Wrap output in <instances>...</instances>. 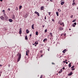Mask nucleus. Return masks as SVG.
<instances>
[{
	"mask_svg": "<svg viewBox=\"0 0 78 78\" xmlns=\"http://www.w3.org/2000/svg\"><path fill=\"white\" fill-rule=\"evenodd\" d=\"M18 55H19V57L18 58L17 62H19V61H20V58H21V54L18 53Z\"/></svg>",
	"mask_w": 78,
	"mask_h": 78,
	"instance_id": "nucleus-1",
	"label": "nucleus"
},
{
	"mask_svg": "<svg viewBox=\"0 0 78 78\" xmlns=\"http://www.w3.org/2000/svg\"><path fill=\"white\" fill-rule=\"evenodd\" d=\"M19 30L20 31L19 32V34H21L22 33V28H20Z\"/></svg>",
	"mask_w": 78,
	"mask_h": 78,
	"instance_id": "nucleus-2",
	"label": "nucleus"
},
{
	"mask_svg": "<svg viewBox=\"0 0 78 78\" xmlns=\"http://www.w3.org/2000/svg\"><path fill=\"white\" fill-rule=\"evenodd\" d=\"M29 52H30V51L28 50L26 51V55H27V56L28 55V54L29 53Z\"/></svg>",
	"mask_w": 78,
	"mask_h": 78,
	"instance_id": "nucleus-3",
	"label": "nucleus"
},
{
	"mask_svg": "<svg viewBox=\"0 0 78 78\" xmlns=\"http://www.w3.org/2000/svg\"><path fill=\"white\" fill-rule=\"evenodd\" d=\"M12 19H13V20H15V19H16V18H15V16H14V15H13L12 17Z\"/></svg>",
	"mask_w": 78,
	"mask_h": 78,
	"instance_id": "nucleus-4",
	"label": "nucleus"
},
{
	"mask_svg": "<svg viewBox=\"0 0 78 78\" xmlns=\"http://www.w3.org/2000/svg\"><path fill=\"white\" fill-rule=\"evenodd\" d=\"M0 18H1V20H4V16H0Z\"/></svg>",
	"mask_w": 78,
	"mask_h": 78,
	"instance_id": "nucleus-5",
	"label": "nucleus"
},
{
	"mask_svg": "<svg viewBox=\"0 0 78 78\" xmlns=\"http://www.w3.org/2000/svg\"><path fill=\"white\" fill-rule=\"evenodd\" d=\"M76 25V23H74V24H73L72 26L73 27H75Z\"/></svg>",
	"mask_w": 78,
	"mask_h": 78,
	"instance_id": "nucleus-6",
	"label": "nucleus"
},
{
	"mask_svg": "<svg viewBox=\"0 0 78 78\" xmlns=\"http://www.w3.org/2000/svg\"><path fill=\"white\" fill-rule=\"evenodd\" d=\"M34 13H35V14H36L38 16H39V13H38V12L36 11Z\"/></svg>",
	"mask_w": 78,
	"mask_h": 78,
	"instance_id": "nucleus-7",
	"label": "nucleus"
},
{
	"mask_svg": "<svg viewBox=\"0 0 78 78\" xmlns=\"http://www.w3.org/2000/svg\"><path fill=\"white\" fill-rule=\"evenodd\" d=\"M34 24H33L31 26L32 27V29H33V30H34Z\"/></svg>",
	"mask_w": 78,
	"mask_h": 78,
	"instance_id": "nucleus-8",
	"label": "nucleus"
},
{
	"mask_svg": "<svg viewBox=\"0 0 78 78\" xmlns=\"http://www.w3.org/2000/svg\"><path fill=\"white\" fill-rule=\"evenodd\" d=\"M59 29L60 30H61V31H62V30H63V27H60Z\"/></svg>",
	"mask_w": 78,
	"mask_h": 78,
	"instance_id": "nucleus-9",
	"label": "nucleus"
},
{
	"mask_svg": "<svg viewBox=\"0 0 78 78\" xmlns=\"http://www.w3.org/2000/svg\"><path fill=\"white\" fill-rule=\"evenodd\" d=\"M9 22H12L13 20H12V19H9Z\"/></svg>",
	"mask_w": 78,
	"mask_h": 78,
	"instance_id": "nucleus-10",
	"label": "nucleus"
},
{
	"mask_svg": "<svg viewBox=\"0 0 78 78\" xmlns=\"http://www.w3.org/2000/svg\"><path fill=\"white\" fill-rule=\"evenodd\" d=\"M72 73H73L72 72H71L68 75L69 76H70V75H72Z\"/></svg>",
	"mask_w": 78,
	"mask_h": 78,
	"instance_id": "nucleus-11",
	"label": "nucleus"
},
{
	"mask_svg": "<svg viewBox=\"0 0 78 78\" xmlns=\"http://www.w3.org/2000/svg\"><path fill=\"white\" fill-rule=\"evenodd\" d=\"M44 9V7L43 6H42L41 7V10H43Z\"/></svg>",
	"mask_w": 78,
	"mask_h": 78,
	"instance_id": "nucleus-12",
	"label": "nucleus"
},
{
	"mask_svg": "<svg viewBox=\"0 0 78 78\" xmlns=\"http://www.w3.org/2000/svg\"><path fill=\"white\" fill-rule=\"evenodd\" d=\"M26 33L27 34H28V33H30V31H29V30H28V29H27L26 30Z\"/></svg>",
	"mask_w": 78,
	"mask_h": 78,
	"instance_id": "nucleus-13",
	"label": "nucleus"
},
{
	"mask_svg": "<svg viewBox=\"0 0 78 78\" xmlns=\"http://www.w3.org/2000/svg\"><path fill=\"white\" fill-rule=\"evenodd\" d=\"M61 5H63L64 4V2H62L61 3Z\"/></svg>",
	"mask_w": 78,
	"mask_h": 78,
	"instance_id": "nucleus-14",
	"label": "nucleus"
},
{
	"mask_svg": "<svg viewBox=\"0 0 78 78\" xmlns=\"http://www.w3.org/2000/svg\"><path fill=\"white\" fill-rule=\"evenodd\" d=\"M62 71V69H60V71H59V73H61Z\"/></svg>",
	"mask_w": 78,
	"mask_h": 78,
	"instance_id": "nucleus-15",
	"label": "nucleus"
},
{
	"mask_svg": "<svg viewBox=\"0 0 78 78\" xmlns=\"http://www.w3.org/2000/svg\"><path fill=\"white\" fill-rule=\"evenodd\" d=\"M58 14H59V13H58V12H56V14L57 15V16H59Z\"/></svg>",
	"mask_w": 78,
	"mask_h": 78,
	"instance_id": "nucleus-16",
	"label": "nucleus"
},
{
	"mask_svg": "<svg viewBox=\"0 0 78 78\" xmlns=\"http://www.w3.org/2000/svg\"><path fill=\"white\" fill-rule=\"evenodd\" d=\"M25 39L26 40H28V37H27V36H25Z\"/></svg>",
	"mask_w": 78,
	"mask_h": 78,
	"instance_id": "nucleus-17",
	"label": "nucleus"
},
{
	"mask_svg": "<svg viewBox=\"0 0 78 78\" xmlns=\"http://www.w3.org/2000/svg\"><path fill=\"white\" fill-rule=\"evenodd\" d=\"M66 51H67V50L65 49L63 51H62L63 53H65V52H66Z\"/></svg>",
	"mask_w": 78,
	"mask_h": 78,
	"instance_id": "nucleus-18",
	"label": "nucleus"
},
{
	"mask_svg": "<svg viewBox=\"0 0 78 78\" xmlns=\"http://www.w3.org/2000/svg\"><path fill=\"white\" fill-rule=\"evenodd\" d=\"M69 67H71V63H70L68 65Z\"/></svg>",
	"mask_w": 78,
	"mask_h": 78,
	"instance_id": "nucleus-19",
	"label": "nucleus"
},
{
	"mask_svg": "<svg viewBox=\"0 0 78 78\" xmlns=\"http://www.w3.org/2000/svg\"><path fill=\"white\" fill-rule=\"evenodd\" d=\"M47 41V39L45 38L43 40V41L44 42H45V41Z\"/></svg>",
	"mask_w": 78,
	"mask_h": 78,
	"instance_id": "nucleus-20",
	"label": "nucleus"
},
{
	"mask_svg": "<svg viewBox=\"0 0 78 78\" xmlns=\"http://www.w3.org/2000/svg\"><path fill=\"white\" fill-rule=\"evenodd\" d=\"M5 20H7V19H8V17L6 16H5Z\"/></svg>",
	"mask_w": 78,
	"mask_h": 78,
	"instance_id": "nucleus-21",
	"label": "nucleus"
},
{
	"mask_svg": "<svg viewBox=\"0 0 78 78\" xmlns=\"http://www.w3.org/2000/svg\"><path fill=\"white\" fill-rule=\"evenodd\" d=\"M35 44H36V45H37V44H38V42H37V41H36L35 42Z\"/></svg>",
	"mask_w": 78,
	"mask_h": 78,
	"instance_id": "nucleus-22",
	"label": "nucleus"
},
{
	"mask_svg": "<svg viewBox=\"0 0 78 78\" xmlns=\"http://www.w3.org/2000/svg\"><path fill=\"white\" fill-rule=\"evenodd\" d=\"M50 34L51 35V37L53 36V35L52 34V33H50Z\"/></svg>",
	"mask_w": 78,
	"mask_h": 78,
	"instance_id": "nucleus-23",
	"label": "nucleus"
},
{
	"mask_svg": "<svg viewBox=\"0 0 78 78\" xmlns=\"http://www.w3.org/2000/svg\"><path fill=\"white\" fill-rule=\"evenodd\" d=\"M36 35H38V32H36Z\"/></svg>",
	"mask_w": 78,
	"mask_h": 78,
	"instance_id": "nucleus-24",
	"label": "nucleus"
},
{
	"mask_svg": "<svg viewBox=\"0 0 78 78\" xmlns=\"http://www.w3.org/2000/svg\"><path fill=\"white\" fill-rule=\"evenodd\" d=\"M22 5H20L19 6V8L20 9H21V8H22Z\"/></svg>",
	"mask_w": 78,
	"mask_h": 78,
	"instance_id": "nucleus-25",
	"label": "nucleus"
},
{
	"mask_svg": "<svg viewBox=\"0 0 78 78\" xmlns=\"http://www.w3.org/2000/svg\"><path fill=\"white\" fill-rule=\"evenodd\" d=\"M75 3L73 2L72 4V5H73V6H74V5H75Z\"/></svg>",
	"mask_w": 78,
	"mask_h": 78,
	"instance_id": "nucleus-26",
	"label": "nucleus"
},
{
	"mask_svg": "<svg viewBox=\"0 0 78 78\" xmlns=\"http://www.w3.org/2000/svg\"><path fill=\"white\" fill-rule=\"evenodd\" d=\"M75 67V66H73L71 68V69H73V68H74Z\"/></svg>",
	"mask_w": 78,
	"mask_h": 78,
	"instance_id": "nucleus-27",
	"label": "nucleus"
},
{
	"mask_svg": "<svg viewBox=\"0 0 78 78\" xmlns=\"http://www.w3.org/2000/svg\"><path fill=\"white\" fill-rule=\"evenodd\" d=\"M47 29H46L45 31H44V32L45 33H46L47 32Z\"/></svg>",
	"mask_w": 78,
	"mask_h": 78,
	"instance_id": "nucleus-28",
	"label": "nucleus"
},
{
	"mask_svg": "<svg viewBox=\"0 0 78 78\" xmlns=\"http://www.w3.org/2000/svg\"><path fill=\"white\" fill-rule=\"evenodd\" d=\"M2 12H3V13H5V10H3L2 11Z\"/></svg>",
	"mask_w": 78,
	"mask_h": 78,
	"instance_id": "nucleus-29",
	"label": "nucleus"
},
{
	"mask_svg": "<svg viewBox=\"0 0 78 78\" xmlns=\"http://www.w3.org/2000/svg\"><path fill=\"white\" fill-rule=\"evenodd\" d=\"M75 70V69L73 68L72 69H71V70Z\"/></svg>",
	"mask_w": 78,
	"mask_h": 78,
	"instance_id": "nucleus-30",
	"label": "nucleus"
},
{
	"mask_svg": "<svg viewBox=\"0 0 78 78\" xmlns=\"http://www.w3.org/2000/svg\"><path fill=\"white\" fill-rule=\"evenodd\" d=\"M71 18H73V15H72L71 16Z\"/></svg>",
	"mask_w": 78,
	"mask_h": 78,
	"instance_id": "nucleus-31",
	"label": "nucleus"
},
{
	"mask_svg": "<svg viewBox=\"0 0 78 78\" xmlns=\"http://www.w3.org/2000/svg\"><path fill=\"white\" fill-rule=\"evenodd\" d=\"M73 3L75 2V0H73Z\"/></svg>",
	"mask_w": 78,
	"mask_h": 78,
	"instance_id": "nucleus-32",
	"label": "nucleus"
},
{
	"mask_svg": "<svg viewBox=\"0 0 78 78\" xmlns=\"http://www.w3.org/2000/svg\"><path fill=\"white\" fill-rule=\"evenodd\" d=\"M49 15L50 16V12H49Z\"/></svg>",
	"mask_w": 78,
	"mask_h": 78,
	"instance_id": "nucleus-33",
	"label": "nucleus"
},
{
	"mask_svg": "<svg viewBox=\"0 0 78 78\" xmlns=\"http://www.w3.org/2000/svg\"><path fill=\"white\" fill-rule=\"evenodd\" d=\"M8 10H9V11H10V9H9V8H8Z\"/></svg>",
	"mask_w": 78,
	"mask_h": 78,
	"instance_id": "nucleus-34",
	"label": "nucleus"
},
{
	"mask_svg": "<svg viewBox=\"0 0 78 78\" xmlns=\"http://www.w3.org/2000/svg\"><path fill=\"white\" fill-rule=\"evenodd\" d=\"M75 21H76V20H73V22H75Z\"/></svg>",
	"mask_w": 78,
	"mask_h": 78,
	"instance_id": "nucleus-35",
	"label": "nucleus"
},
{
	"mask_svg": "<svg viewBox=\"0 0 78 78\" xmlns=\"http://www.w3.org/2000/svg\"><path fill=\"white\" fill-rule=\"evenodd\" d=\"M42 51H40V53H42Z\"/></svg>",
	"mask_w": 78,
	"mask_h": 78,
	"instance_id": "nucleus-36",
	"label": "nucleus"
},
{
	"mask_svg": "<svg viewBox=\"0 0 78 78\" xmlns=\"http://www.w3.org/2000/svg\"><path fill=\"white\" fill-rule=\"evenodd\" d=\"M63 63H65V62H66V61H63Z\"/></svg>",
	"mask_w": 78,
	"mask_h": 78,
	"instance_id": "nucleus-37",
	"label": "nucleus"
},
{
	"mask_svg": "<svg viewBox=\"0 0 78 78\" xmlns=\"http://www.w3.org/2000/svg\"><path fill=\"white\" fill-rule=\"evenodd\" d=\"M63 23H62V24L63 26H64V24H63Z\"/></svg>",
	"mask_w": 78,
	"mask_h": 78,
	"instance_id": "nucleus-38",
	"label": "nucleus"
},
{
	"mask_svg": "<svg viewBox=\"0 0 78 78\" xmlns=\"http://www.w3.org/2000/svg\"><path fill=\"white\" fill-rule=\"evenodd\" d=\"M58 23H60V21H59L58 22Z\"/></svg>",
	"mask_w": 78,
	"mask_h": 78,
	"instance_id": "nucleus-39",
	"label": "nucleus"
},
{
	"mask_svg": "<svg viewBox=\"0 0 78 78\" xmlns=\"http://www.w3.org/2000/svg\"><path fill=\"white\" fill-rule=\"evenodd\" d=\"M35 43H34V44H33V45H35Z\"/></svg>",
	"mask_w": 78,
	"mask_h": 78,
	"instance_id": "nucleus-40",
	"label": "nucleus"
},
{
	"mask_svg": "<svg viewBox=\"0 0 78 78\" xmlns=\"http://www.w3.org/2000/svg\"><path fill=\"white\" fill-rule=\"evenodd\" d=\"M42 76H43V75H42L41 76V77H42Z\"/></svg>",
	"mask_w": 78,
	"mask_h": 78,
	"instance_id": "nucleus-41",
	"label": "nucleus"
},
{
	"mask_svg": "<svg viewBox=\"0 0 78 78\" xmlns=\"http://www.w3.org/2000/svg\"><path fill=\"white\" fill-rule=\"evenodd\" d=\"M44 19H46V16H45Z\"/></svg>",
	"mask_w": 78,
	"mask_h": 78,
	"instance_id": "nucleus-42",
	"label": "nucleus"
},
{
	"mask_svg": "<svg viewBox=\"0 0 78 78\" xmlns=\"http://www.w3.org/2000/svg\"><path fill=\"white\" fill-rule=\"evenodd\" d=\"M2 65H0V67H2Z\"/></svg>",
	"mask_w": 78,
	"mask_h": 78,
	"instance_id": "nucleus-43",
	"label": "nucleus"
},
{
	"mask_svg": "<svg viewBox=\"0 0 78 78\" xmlns=\"http://www.w3.org/2000/svg\"><path fill=\"white\" fill-rule=\"evenodd\" d=\"M66 64H68V62H66Z\"/></svg>",
	"mask_w": 78,
	"mask_h": 78,
	"instance_id": "nucleus-44",
	"label": "nucleus"
},
{
	"mask_svg": "<svg viewBox=\"0 0 78 78\" xmlns=\"http://www.w3.org/2000/svg\"><path fill=\"white\" fill-rule=\"evenodd\" d=\"M9 67L10 66V65H9Z\"/></svg>",
	"mask_w": 78,
	"mask_h": 78,
	"instance_id": "nucleus-45",
	"label": "nucleus"
},
{
	"mask_svg": "<svg viewBox=\"0 0 78 78\" xmlns=\"http://www.w3.org/2000/svg\"><path fill=\"white\" fill-rule=\"evenodd\" d=\"M30 37H31V34H30Z\"/></svg>",
	"mask_w": 78,
	"mask_h": 78,
	"instance_id": "nucleus-46",
	"label": "nucleus"
},
{
	"mask_svg": "<svg viewBox=\"0 0 78 78\" xmlns=\"http://www.w3.org/2000/svg\"><path fill=\"white\" fill-rule=\"evenodd\" d=\"M64 70V69H65V68L63 67L62 68Z\"/></svg>",
	"mask_w": 78,
	"mask_h": 78,
	"instance_id": "nucleus-47",
	"label": "nucleus"
},
{
	"mask_svg": "<svg viewBox=\"0 0 78 78\" xmlns=\"http://www.w3.org/2000/svg\"><path fill=\"white\" fill-rule=\"evenodd\" d=\"M52 21H53V22H54V20L53 19L52 20Z\"/></svg>",
	"mask_w": 78,
	"mask_h": 78,
	"instance_id": "nucleus-48",
	"label": "nucleus"
},
{
	"mask_svg": "<svg viewBox=\"0 0 78 78\" xmlns=\"http://www.w3.org/2000/svg\"><path fill=\"white\" fill-rule=\"evenodd\" d=\"M48 51H50V49H48Z\"/></svg>",
	"mask_w": 78,
	"mask_h": 78,
	"instance_id": "nucleus-49",
	"label": "nucleus"
},
{
	"mask_svg": "<svg viewBox=\"0 0 78 78\" xmlns=\"http://www.w3.org/2000/svg\"><path fill=\"white\" fill-rule=\"evenodd\" d=\"M34 45L35 47H36V45L35 44Z\"/></svg>",
	"mask_w": 78,
	"mask_h": 78,
	"instance_id": "nucleus-50",
	"label": "nucleus"
},
{
	"mask_svg": "<svg viewBox=\"0 0 78 78\" xmlns=\"http://www.w3.org/2000/svg\"><path fill=\"white\" fill-rule=\"evenodd\" d=\"M0 1H1V2H2V1H3V0H0Z\"/></svg>",
	"mask_w": 78,
	"mask_h": 78,
	"instance_id": "nucleus-51",
	"label": "nucleus"
},
{
	"mask_svg": "<svg viewBox=\"0 0 78 78\" xmlns=\"http://www.w3.org/2000/svg\"><path fill=\"white\" fill-rule=\"evenodd\" d=\"M60 25H62V23H60Z\"/></svg>",
	"mask_w": 78,
	"mask_h": 78,
	"instance_id": "nucleus-52",
	"label": "nucleus"
},
{
	"mask_svg": "<svg viewBox=\"0 0 78 78\" xmlns=\"http://www.w3.org/2000/svg\"><path fill=\"white\" fill-rule=\"evenodd\" d=\"M50 1H51V2H52V0H50Z\"/></svg>",
	"mask_w": 78,
	"mask_h": 78,
	"instance_id": "nucleus-53",
	"label": "nucleus"
},
{
	"mask_svg": "<svg viewBox=\"0 0 78 78\" xmlns=\"http://www.w3.org/2000/svg\"><path fill=\"white\" fill-rule=\"evenodd\" d=\"M67 61V60H65V62H66V61Z\"/></svg>",
	"mask_w": 78,
	"mask_h": 78,
	"instance_id": "nucleus-54",
	"label": "nucleus"
},
{
	"mask_svg": "<svg viewBox=\"0 0 78 78\" xmlns=\"http://www.w3.org/2000/svg\"><path fill=\"white\" fill-rule=\"evenodd\" d=\"M64 36H66V35L65 34H64Z\"/></svg>",
	"mask_w": 78,
	"mask_h": 78,
	"instance_id": "nucleus-55",
	"label": "nucleus"
},
{
	"mask_svg": "<svg viewBox=\"0 0 78 78\" xmlns=\"http://www.w3.org/2000/svg\"><path fill=\"white\" fill-rule=\"evenodd\" d=\"M52 64H54V63H52Z\"/></svg>",
	"mask_w": 78,
	"mask_h": 78,
	"instance_id": "nucleus-56",
	"label": "nucleus"
},
{
	"mask_svg": "<svg viewBox=\"0 0 78 78\" xmlns=\"http://www.w3.org/2000/svg\"><path fill=\"white\" fill-rule=\"evenodd\" d=\"M69 30H71V29H69Z\"/></svg>",
	"mask_w": 78,
	"mask_h": 78,
	"instance_id": "nucleus-57",
	"label": "nucleus"
},
{
	"mask_svg": "<svg viewBox=\"0 0 78 78\" xmlns=\"http://www.w3.org/2000/svg\"><path fill=\"white\" fill-rule=\"evenodd\" d=\"M62 1H64V0H61Z\"/></svg>",
	"mask_w": 78,
	"mask_h": 78,
	"instance_id": "nucleus-58",
	"label": "nucleus"
},
{
	"mask_svg": "<svg viewBox=\"0 0 78 78\" xmlns=\"http://www.w3.org/2000/svg\"><path fill=\"white\" fill-rule=\"evenodd\" d=\"M42 78V77H40V78Z\"/></svg>",
	"mask_w": 78,
	"mask_h": 78,
	"instance_id": "nucleus-59",
	"label": "nucleus"
},
{
	"mask_svg": "<svg viewBox=\"0 0 78 78\" xmlns=\"http://www.w3.org/2000/svg\"><path fill=\"white\" fill-rule=\"evenodd\" d=\"M1 76V74H0V76Z\"/></svg>",
	"mask_w": 78,
	"mask_h": 78,
	"instance_id": "nucleus-60",
	"label": "nucleus"
},
{
	"mask_svg": "<svg viewBox=\"0 0 78 78\" xmlns=\"http://www.w3.org/2000/svg\"><path fill=\"white\" fill-rule=\"evenodd\" d=\"M41 57H42V55H41Z\"/></svg>",
	"mask_w": 78,
	"mask_h": 78,
	"instance_id": "nucleus-61",
	"label": "nucleus"
},
{
	"mask_svg": "<svg viewBox=\"0 0 78 78\" xmlns=\"http://www.w3.org/2000/svg\"><path fill=\"white\" fill-rule=\"evenodd\" d=\"M37 58H38V57H37Z\"/></svg>",
	"mask_w": 78,
	"mask_h": 78,
	"instance_id": "nucleus-62",
	"label": "nucleus"
},
{
	"mask_svg": "<svg viewBox=\"0 0 78 78\" xmlns=\"http://www.w3.org/2000/svg\"><path fill=\"white\" fill-rule=\"evenodd\" d=\"M59 9H58V11H59Z\"/></svg>",
	"mask_w": 78,
	"mask_h": 78,
	"instance_id": "nucleus-63",
	"label": "nucleus"
},
{
	"mask_svg": "<svg viewBox=\"0 0 78 78\" xmlns=\"http://www.w3.org/2000/svg\"><path fill=\"white\" fill-rule=\"evenodd\" d=\"M60 12H61V10H60Z\"/></svg>",
	"mask_w": 78,
	"mask_h": 78,
	"instance_id": "nucleus-64",
	"label": "nucleus"
}]
</instances>
